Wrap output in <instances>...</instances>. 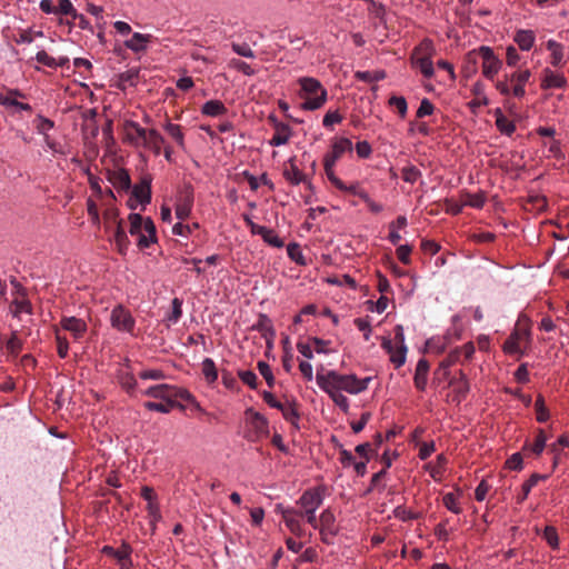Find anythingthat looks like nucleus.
I'll return each instance as SVG.
<instances>
[{
	"label": "nucleus",
	"instance_id": "1",
	"mask_svg": "<svg viewBox=\"0 0 569 569\" xmlns=\"http://www.w3.org/2000/svg\"><path fill=\"white\" fill-rule=\"evenodd\" d=\"M371 377L358 379L356 375H341L335 370L328 371L326 375L317 373L316 380L320 388L345 390L351 395H358L367 390Z\"/></svg>",
	"mask_w": 569,
	"mask_h": 569
},
{
	"label": "nucleus",
	"instance_id": "2",
	"mask_svg": "<svg viewBox=\"0 0 569 569\" xmlns=\"http://www.w3.org/2000/svg\"><path fill=\"white\" fill-rule=\"evenodd\" d=\"M298 82L300 84L299 96L305 99L301 106L303 110H317L326 103L328 93L319 80L302 77L299 78Z\"/></svg>",
	"mask_w": 569,
	"mask_h": 569
},
{
	"label": "nucleus",
	"instance_id": "3",
	"mask_svg": "<svg viewBox=\"0 0 569 569\" xmlns=\"http://www.w3.org/2000/svg\"><path fill=\"white\" fill-rule=\"evenodd\" d=\"M128 219L130 222L129 232L137 238L139 249H147L157 242L156 226L151 218H143L139 213H130Z\"/></svg>",
	"mask_w": 569,
	"mask_h": 569
},
{
	"label": "nucleus",
	"instance_id": "4",
	"mask_svg": "<svg viewBox=\"0 0 569 569\" xmlns=\"http://www.w3.org/2000/svg\"><path fill=\"white\" fill-rule=\"evenodd\" d=\"M436 49L431 40L423 39L413 50L410 57L411 66L418 69L422 76L430 79L435 74L432 58Z\"/></svg>",
	"mask_w": 569,
	"mask_h": 569
},
{
	"label": "nucleus",
	"instance_id": "5",
	"mask_svg": "<svg viewBox=\"0 0 569 569\" xmlns=\"http://www.w3.org/2000/svg\"><path fill=\"white\" fill-rule=\"evenodd\" d=\"M143 395L160 399L164 402H179V400L188 401L193 403L197 409L201 410L194 397L186 389L178 388L171 385H156L151 386L143 391Z\"/></svg>",
	"mask_w": 569,
	"mask_h": 569
},
{
	"label": "nucleus",
	"instance_id": "6",
	"mask_svg": "<svg viewBox=\"0 0 569 569\" xmlns=\"http://www.w3.org/2000/svg\"><path fill=\"white\" fill-rule=\"evenodd\" d=\"M478 58L482 60V74L487 79L493 80L502 66L501 60L495 54L493 50L487 46H481L477 50H471L467 53V61L472 63L473 67L477 66Z\"/></svg>",
	"mask_w": 569,
	"mask_h": 569
},
{
	"label": "nucleus",
	"instance_id": "7",
	"mask_svg": "<svg viewBox=\"0 0 569 569\" xmlns=\"http://www.w3.org/2000/svg\"><path fill=\"white\" fill-rule=\"evenodd\" d=\"M517 327L503 342L502 349L507 355L517 356V359H520L525 353L527 348L531 343L530 338V329L527 327H519L520 322H516Z\"/></svg>",
	"mask_w": 569,
	"mask_h": 569
},
{
	"label": "nucleus",
	"instance_id": "8",
	"mask_svg": "<svg viewBox=\"0 0 569 569\" xmlns=\"http://www.w3.org/2000/svg\"><path fill=\"white\" fill-rule=\"evenodd\" d=\"M11 302L10 311L13 317H20L22 315H33L31 302L28 299L27 290L16 279L11 278Z\"/></svg>",
	"mask_w": 569,
	"mask_h": 569
},
{
	"label": "nucleus",
	"instance_id": "9",
	"mask_svg": "<svg viewBox=\"0 0 569 569\" xmlns=\"http://www.w3.org/2000/svg\"><path fill=\"white\" fill-rule=\"evenodd\" d=\"M461 328L453 326L443 336H435L427 339L425 343V352L441 353L446 350L447 346L452 343L456 339H460Z\"/></svg>",
	"mask_w": 569,
	"mask_h": 569
},
{
	"label": "nucleus",
	"instance_id": "10",
	"mask_svg": "<svg viewBox=\"0 0 569 569\" xmlns=\"http://www.w3.org/2000/svg\"><path fill=\"white\" fill-rule=\"evenodd\" d=\"M322 502L323 496L321 488L318 487L306 490L297 500V505L301 507V510H298L299 516L303 517V513H311V511H317Z\"/></svg>",
	"mask_w": 569,
	"mask_h": 569
},
{
	"label": "nucleus",
	"instance_id": "11",
	"mask_svg": "<svg viewBox=\"0 0 569 569\" xmlns=\"http://www.w3.org/2000/svg\"><path fill=\"white\" fill-rule=\"evenodd\" d=\"M320 526V536L321 541L326 545H332L333 543V537L338 535V528L336 527V517L333 512L328 508L325 509L319 518Z\"/></svg>",
	"mask_w": 569,
	"mask_h": 569
},
{
	"label": "nucleus",
	"instance_id": "12",
	"mask_svg": "<svg viewBox=\"0 0 569 569\" xmlns=\"http://www.w3.org/2000/svg\"><path fill=\"white\" fill-rule=\"evenodd\" d=\"M147 129L142 128L138 122L127 120L123 123L124 142L134 147L141 148L148 136Z\"/></svg>",
	"mask_w": 569,
	"mask_h": 569
},
{
	"label": "nucleus",
	"instance_id": "13",
	"mask_svg": "<svg viewBox=\"0 0 569 569\" xmlns=\"http://www.w3.org/2000/svg\"><path fill=\"white\" fill-rule=\"evenodd\" d=\"M193 206V188L191 184H184L178 194L176 204V214L180 220L187 219Z\"/></svg>",
	"mask_w": 569,
	"mask_h": 569
},
{
	"label": "nucleus",
	"instance_id": "14",
	"mask_svg": "<svg viewBox=\"0 0 569 569\" xmlns=\"http://www.w3.org/2000/svg\"><path fill=\"white\" fill-rule=\"evenodd\" d=\"M276 512L282 516L286 526L293 535L302 536L303 530L301 522L299 520V518L301 517L299 516L298 510L289 507H283L281 503H278L276 506Z\"/></svg>",
	"mask_w": 569,
	"mask_h": 569
},
{
	"label": "nucleus",
	"instance_id": "15",
	"mask_svg": "<svg viewBox=\"0 0 569 569\" xmlns=\"http://www.w3.org/2000/svg\"><path fill=\"white\" fill-rule=\"evenodd\" d=\"M381 347L390 356V361L397 369L405 365L408 351L407 346L395 347L390 338L382 337Z\"/></svg>",
	"mask_w": 569,
	"mask_h": 569
},
{
	"label": "nucleus",
	"instance_id": "16",
	"mask_svg": "<svg viewBox=\"0 0 569 569\" xmlns=\"http://www.w3.org/2000/svg\"><path fill=\"white\" fill-rule=\"evenodd\" d=\"M352 151V142L348 138H338L335 139L331 146V151L326 153L323 161L329 162L330 164H336L338 159L341 158V156L345 152H351Z\"/></svg>",
	"mask_w": 569,
	"mask_h": 569
},
{
	"label": "nucleus",
	"instance_id": "17",
	"mask_svg": "<svg viewBox=\"0 0 569 569\" xmlns=\"http://www.w3.org/2000/svg\"><path fill=\"white\" fill-rule=\"evenodd\" d=\"M531 77L530 70L515 71L508 74L509 84H512V94L522 98L526 93L525 86Z\"/></svg>",
	"mask_w": 569,
	"mask_h": 569
},
{
	"label": "nucleus",
	"instance_id": "18",
	"mask_svg": "<svg viewBox=\"0 0 569 569\" xmlns=\"http://www.w3.org/2000/svg\"><path fill=\"white\" fill-rule=\"evenodd\" d=\"M108 180L118 191H129L131 189L130 174L123 168L109 170Z\"/></svg>",
	"mask_w": 569,
	"mask_h": 569
},
{
	"label": "nucleus",
	"instance_id": "19",
	"mask_svg": "<svg viewBox=\"0 0 569 569\" xmlns=\"http://www.w3.org/2000/svg\"><path fill=\"white\" fill-rule=\"evenodd\" d=\"M132 197L141 204H148L151 201V178L146 176L141 179L140 183L132 188Z\"/></svg>",
	"mask_w": 569,
	"mask_h": 569
},
{
	"label": "nucleus",
	"instance_id": "20",
	"mask_svg": "<svg viewBox=\"0 0 569 569\" xmlns=\"http://www.w3.org/2000/svg\"><path fill=\"white\" fill-rule=\"evenodd\" d=\"M567 86V79L561 73H556L552 70L546 68L543 70V78L541 81L542 89H563Z\"/></svg>",
	"mask_w": 569,
	"mask_h": 569
},
{
	"label": "nucleus",
	"instance_id": "21",
	"mask_svg": "<svg viewBox=\"0 0 569 569\" xmlns=\"http://www.w3.org/2000/svg\"><path fill=\"white\" fill-rule=\"evenodd\" d=\"M429 369H430L429 362L425 358L419 359V361L417 362L415 376H413L415 387L419 391H425L427 388Z\"/></svg>",
	"mask_w": 569,
	"mask_h": 569
},
{
	"label": "nucleus",
	"instance_id": "22",
	"mask_svg": "<svg viewBox=\"0 0 569 569\" xmlns=\"http://www.w3.org/2000/svg\"><path fill=\"white\" fill-rule=\"evenodd\" d=\"M246 413L250 417V425L254 429L257 437L267 436L269 433V423L266 417L253 411L252 408L247 409Z\"/></svg>",
	"mask_w": 569,
	"mask_h": 569
},
{
	"label": "nucleus",
	"instance_id": "23",
	"mask_svg": "<svg viewBox=\"0 0 569 569\" xmlns=\"http://www.w3.org/2000/svg\"><path fill=\"white\" fill-rule=\"evenodd\" d=\"M283 177L293 186L307 181V176L298 168L293 158L289 159L283 169Z\"/></svg>",
	"mask_w": 569,
	"mask_h": 569
},
{
	"label": "nucleus",
	"instance_id": "24",
	"mask_svg": "<svg viewBox=\"0 0 569 569\" xmlns=\"http://www.w3.org/2000/svg\"><path fill=\"white\" fill-rule=\"evenodd\" d=\"M116 230L113 234V241L117 248V251L124 256L129 249V238L123 229L122 220H116Z\"/></svg>",
	"mask_w": 569,
	"mask_h": 569
},
{
	"label": "nucleus",
	"instance_id": "25",
	"mask_svg": "<svg viewBox=\"0 0 569 569\" xmlns=\"http://www.w3.org/2000/svg\"><path fill=\"white\" fill-rule=\"evenodd\" d=\"M151 34L134 32L132 37L124 42V46L133 52H142L151 40Z\"/></svg>",
	"mask_w": 569,
	"mask_h": 569
},
{
	"label": "nucleus",
	"instance_id": "26",
	"mask_svg": "<svg viewBox=\"0 0 569 569\" xmlns=\"http://www.w3.org/2000/svg\"><path fill=\"white\" fill-rule=\"evenodd\" d=\"M163 143V137L156 129H150L141 148L151 150L156 156H159L161 153V146Z\"/></svg>",
	"mask_w": 569,
	"mask_h": 569
},
{
	"label": "nucleus",
	"instance_id": "27",
	"mask_svg": "<svg viewBox=\"0 0 569 569\" xmlns=\"http://www.w3.org/2000/svg\"><path fill=\"white\" fill-rule=\"evenodd\" d=\"M536 34L532 30L520 29L516 32L513 41L523 51H529L535 43Z\"/></svg>",
	"mask_w": 569,
	"mask_h": 569
},
{
	"label": "nucleus",
	"instance_id": "28",
	"mask_svg": "<svg viewBox=\"0 0 569 569\" xmlns=\"http://www.w3.org/2000/svg\"><path fill=\"white\" fill-rule=\"evenodd\" d=\"M36 60L39 63L53 69L58 67L63 68L68 66L70 61L68 57H59L58 59H54L53 57L49 56L44 50H41L36 54Z\"/></svg>",
	"mask_w": 569,
	"mask_h": 569
},
{
	"label": "nucleus",
	"instance_id": "29",
	"mask_svg": "<svg viewBox=\"0 0 569 569\" xmlns=\"http://www.w3.org/2000/svg\"><path fill=\"white\" fill-rule=\"evenodd\" d=\"M274 134L272 139L270 140L271 146H282L286 144L291 136V129L288 124L283 122L276 123L274 127Z\"/></svg>",
	"mask_w": 569,
	"mask_h": 569
},
{
	"label": "nucleus",
	"instance_id": "30",
	"mask_svg": "<svg viewBox=\"0 0 569 569\" xmlns=\"http://www.w3.org/2000/svg\"><path fill=\"white\" fill-rule=\"evenodd\" d=\"M459 373L460 377L458 380H450V385L455 387V399H457L458 402L466 398L470 389L469 382L465 373L462 371H460Z\"/></svg>",
	"mask_w": 569,
	"mask_h": 569
},
{
	"label": "nucleus",
	"instance_id": "31",
	"mask_svg": "<svg viewBox=\"0 0 569 569\" xmlns=\"http://www.w3.org/2000/svg\"><path fill=\"white\" fill-rule=\"evenodd\" d=\"M228 109L226 106L219 100H209L207 101L201 109V112L209 117H219L226 114Z\"/></svg>",
	"mask_w": 569,
	"mask_h": 569
},
{
	"label": "nucleus",
	"instance_id": "32",
	"mask_svg": "<svg viewBox=\"0 0 569 569\" xmlns=\"http://www.w3.org/2000/svg\"><path fill=\"white\" fill-rule=\"evenodd\" d=\"M459 355L460 353L458 349L451 351L448 357L440 362L439 368L435 372L436 377H442L443 379H447L449 375L448 370L453 363L458 361Z\"/></svg>",
	"mask_w": 569,
	"mask_h": 569
},
{
	"label": "nucleus",
	"instance_id": "33",
	"mask_svg": "<svg viewBox=\"0 0 569 569\" xmlns=\"http://www.w3.org/2000/svg\"><path fill=\"white\" fill-rule=\"evenodd\" d=\"M144 408L150 411H158L161 413H169L172 408H179L180 410H184V406L180 402H154L147 401L143 403Z\"/></svg>",
	"mask_w": 569,
	"mask_h": 569
},
{
	"label": "nucleus",
	"instance_id": "34",
	"mask_svg": "<svg viewBox=\"0 0 569 569\" xmlns=\"http://www.w3.org/2000/svg\"><path fill=\"white\" fill-rule=\"evenodd\" d=\"M496 126L501 133L507 136H511L516 131L515 123L505 117L500 109L496 110Z\"/></svg>",
	"mask_w": 569,
	"mask_h": 569
},
{
	"label": "nucleus",
	"instance_id": "35",
	"mask_svg": "<svg viewBox=\"0 0 569 569\" xmlns=\"http://www.w3.org/2000/svg\"><path fill=\"white\" fill-rule=\"evenodd\" d=\"M461 496V491L458 490V493L447 492L442 497L443 506L451 512L459 515L462 512V509L459 503V497Z\"/></svg>",
	"mask_w": 569,
	"mask_h": 569
},
{
	"label": "nucleus",
	"instance_id": "36",
	"mask_svg": "<svg viewBox=\"0 0 569 569\" xmlns=\"http://www.w3.org/2000/svg\"><path fill=\"white\" fill-rule=\"evenodd\" d=\"M547 49L551 51V60L550 63L553 67H560L563 59V47L555 40H549L547 42Z\"/></svg>",
	"mask_w": 569,
	"mask_h": 569
},
{
	"label": "nucleus",
	"instance_id": "37",
	"mask_svg": "<svg viewBox=\"0 0 569 569\" xmlns=\"http://www.w3.org/2000/svg\"><path fill=\"white\" fill-rule=\"evenodd\" d=\"M202 375L208 383H213L218 380V370L214 361L211 358H204L202 361Z\"/></svg>",
	"mask_w": 569,
	"mask_h": 569
},
{
	"label": "nucleus",
	"instance_id": "38",
	"mask_svg": "<svg viewBox=\"0 0 569 569\" xmlns=\"http://www.w3.org/2000/svg\"><path fill=\"white\" fill-rule=\"evenodd\" d=\"M323 391H326L331 400L335 402L337 407H339L343 412H347L349 409V399L341 393V391L337 389H328V388H321Z\"/></svg>",
	"mask_w": 569,
	"mask_h": 569
},
{
	"label": "nucleus",
	"instance_id": "39",
	"mask_svg": "<svg viewBox=\"0 0 569 569\" xmlns=\"http://www.w3.org/2000/svg\"><path fill=\"white\" fill-rule=\"evenodd\" d=\"M164 130L177 142V144L181 149H184V134L182 132L181 126L174 124V123H171V122H167L164 124Z\"/></svg>",
	"mask_w": 569,
	"mask_h": 569
},
{
	"label": "nucleus",
	"instance_id": "40",
	"mask_svg": "<svg viewBox=\"0 0 569 569\" xmlns=\"http://www.w3.org/2000/svg\"><path fill=\"white\" fill-rule=\"evenodd\" d=\"M62 329L69 331L74 340L83 337L87 331V322H61Z\"/></svg>",
	"mask_w": 569,
	"mask_h": 569
},
{
	"label": "nucleus",
	"instance_id": "41",
	"mask_svg": "<svg viewBox=\"0 0 569 569\" xmlns=\"http://www.w3.org/2000/svg\"><path fill=\"white\" fill-rule=\"evenodd\" d=\"M268 325L269 322H257V325L252 326V329L259 330L262 333L263 338L266 339L267 347L270 349L273 347L276 331Z\"/></svg>",
	"mask_w": 569,
	"mask_h": 569
},
{
	"label": "nucleus",
	"instance_id": "42",
	"mask_svg": "<svg viewBox=\"0 0 569 569\" xmlns=\"http://www.w3.org/2000/svg\"><path fill=\"white\" fill-rule=\"evenodd\" d=\"M24 94L19 90H9L6 93H0V104L3 107L17 108L18 98H23Z\"/></svg>",
	"mask_w": 569,
	"mask_h": 569
},
{
	"label": "nucleus",
	"instance_id": "43",
	"mask_svg": "<svg viewBox=\"0 0 569 569\" xmlns=\"http://www.w3.org/2000/svg\"><path fill=\"white\" fill-rule=\"evenodd\" d=\"M130 553H131L130 546L123 543L121 549H116V553H113L112 557L118 560L121 568L129 569V566L131 565Z\"/></svg>",
	"mask_w": 569,
	"mask_h": 569
},
{
	"label": "nucleus",
	"instance_id": "44",
	"mask_svg": "<svg viewBox=\"0 0 569 569\" xmlns=\"http://www.w3.org/2000/svg\"><path fill=\"white\" fill-rule=\"evenodd\" d=\"M283 416V418L290 422L291 425L298 427V421L300 419V415L296 408V403H282V409H279Z\"/></svg>",
	"mask_w": 569,
	"mask_h": 569
},
{
	"label": "nucleus",
	"instance_id": "45",
	"mask_svg": "<svg viewBox=\"0 0 569 569\" xmlns=\"http://www.w3.org/2000/svg\"><path fill=\"white\" fill-rule=\"evenodd\" d=\"M147 512L151 532L154 533L157 523L162 519L158 503H147Z\"/></svg>",
	"mask_w": 569,
	"mask_h": 569
},
{
	"label": "nucleus",
	"instance_id": "46",
	"mask_svg": "<svg viewBox=\"0 0 569 569\" xmlns=\"http://www.w3.org/2000/svg\"><path fill=\"white\" fill-rule=\"evenodd\" d=\"M119 381L123 389L127 390V392H132L136 389L137 380L134 376L124 370L119 371Z\"/></svg>",
	"mask_w": 569,
	"mask_h": 569
},
{
	"label": "nucleus",
	"instance_id": "47",
	"mask_svg": "<svg viewBox=\"0 0 569 569\" xmlns=\"http://www.w3.org/2000/svg\"><path fill=\"white\" fill-rule=\"evenodd\" d=\"M547 437L542 429L538 431V435L532 445L527 443L525 449L529 448L535 455L539 456L546 447Z\"/></svg>",
	"mask_w": 569,
	"mask_h": 569
},
{
	"label": "nucleus",
	"instance_id": "48",
	"mask_svg": "<svg viewBox=\"0 0 569 569\" xmlns=\"http://www.w3.org/2000/svg\"><path fill=\"white\" fill-rule=\"evenodd\" d=\"M535 410H536V416H537V421L538 422H546L548 419H549V410L548 408L546 407L545 405V399L543 397L540 395L538 396L536 402H535Z\"/></svg>",
	"mask_w": 569,
	"mask_h": 569
},
{
	"label": "nucleus",
	"instance_id": "49",
	"mask_svg": "<svg viewBox=\"0 0 569 569\" xmlns=\"http://www.w3.org/2000/svg\"><path fill=\"white\" fill-rule=\"evenodd\" d=\"M336 164H330L327 161H323L325 172L329 181L337 188V189H346V183L339 179L333 171Z\"/></svg>",
	"mask_w": 569,
	"mask_h": 569
},
{
	"label": "nucleus",
	"instance_id": "50",
	"mask_svg": "<svg viewBox=\"0 0 569 569\" xmlns=\"http://www.w3.org/2000/svg\"><path fill=\"white\" fill-rule=\"evenodd\" d=\"M59 6L56 8V14L70 16L72 19H77V10L70 0H58Z\"/></svg>",
	"mask_w": 569,
	"mask_h": 569
},
{
	"label": "nucleus",
	"instance_id": "51",
	"mask_svg": "<svg viewBox=\"0 0 569 569\" xmlns=\"http://www.w3.org/2000/svg\"><path fill=\"white\" fill-rule=\"evenodd\" d=\"M6 346L9 353L16 356L21 350L22 342L18 338L16 332H12L11 337L8 340L3 339V347Z\"/></svg>",
	"mask_w": 569,
	"mask_h": 569
},
{
	"label": "nucleus",
	"instance_id": "52",
	"mask_svg": "<svg viewBox=\"0 0 569 569\" xmlns=\"http://www.w3.org/2000/svg\"><path fill=\"white\" fill-rule=\"evenodd\" d=\"M420 176V170L415 166H407L401 170V178L409 183H415Z\"/></svg>",
	"mask_w": 569,
	"mask_h": 569
},
{
	"label": "nucleus",
	"instance_id": "53",
	"mask_svg": "<svg viewBox=\"0 0 569 569\" xmlns=\"http://www.w3.org/2000/svg\"><path fill=\"white\" fill-rule=\"evenodd\" d=\"M238 376L240 380L250 387L251 389H257L258 383V377L257 375L251 370H239Z\"/></svg>",
	"mask_w": 569,
	"mask_h": 569
},
{
	"label": "nucleus",
	"instance_id": "54",
	"mask_svg": "<svg viewBox=\"0 0 569 569\" xmlns=\"http://www.w3.org/2000/svg\"><path fill=\"white\" fill-rule=\"evenodd\" d=\"M545 477L539 473H533L530 478L523 482L522 485V496L520 497V501L525 500L530 493L531 489Z\"/></svg>",
	"mask_w": 569,
	"mask_h": 569
},
{
	"label": "nucleus",
	"instance_id": "55",
	"mask_svg": "<svg viewBox=\"0 0 569 569\" xmlns=\"http://www.w3.org/2000/svg\"><path fill=\"white\" fill-rule=\"evenodd\" d=\"M34 126L39 133L46 134L49 130H51L54 127V122L39 114L34 119Z\"/></svg>",
	"mask_w": 569,
	"mask_h": 569
},
{
	"label": "nucleus",
	"instance_id": "56",
	"mask_svg": "<svg viewBox=\"0 0 569 569\" xmlns=\"http://www.w3.org/2000/svg\"><path fill=\"white\" fill-rule=\"evenodd\" d=\"M258 370L260 375L264 378L267 385L272 388L274 385V376L271 371L270 366L264 361L258 362Z\"/></svg>",
	"mask_w": 569,
	"mask_h": 569
},
{
	"label": "nucleus",
	"instance_id": "57",
	"mask_svg": "<svg viewBox=\"0 0 569 569\" xmlns=\"http://www.w3.org/2000/svg\"><path fill=\"white\" fill-rule=\"evenodd\" d=\"M56 338L58 345V355L60 358H66L68 356V340L64 336L61 335L60 329H56Z\"/></svg>",
	"mask_w": 569,
	"mask_h": 569
},
{
	"label": "nucleus",
	"instance_id": "58",
	"mask_svg": "<svg viewBox=\"0 0 569 569\" xmlns=\"http://www.w3.org/2000/svg\"><path fill=\"white\" fill-rule=\"evenodd\" d=\"M262 239L270 246L274 248H282L284 246V242L281 238L278 237V234L272 230L268 228V233H263Z\"/></svg>",
	"mask_w": 569,
	"mask_h": 569
},
{
	"label": "nucleus",
	"instance_id": "59",
	"mask_svg": "<svg viewBox=\"0 0 569 569\" xmlns=\"http://www.w3.org/2000/svg\"><path fill=\"white\" fill-rule=\"evenodd\" d=\"M411 251H412V247L411 246H409V244H401V246H399L397 248L396 253H397L398 259L403 264H410V262H411V259H410Z\"/></svg>",
	"mask_w": 569,
	"mask_h": 569
},
{
	"label": "nucleus",
	"instance_id": "60",
	"mask_svg": "<svg viewBox=\"0 0 569 569\" xmlns=\"http://www.w3.org/2000/svg\"><path fill=\"white\" fill-rule=\"evenodd\" d=\"M465 204L469 206L471 208L480 209L485 204V197L482 193H476V194H467V198L465 200Z\"/></svg>",
	"mask_w": 569,
	"mask_h": 569
},
{
	"label": "nucleus",
	"instance_id": "61",
	"mask_svg": "<svg viewBox=\"0 0 569 569\" xmlns=\"http://www.w3.org/2000/svg\"><path fill=\"white\" fill-rule=\"evenodd\" d=\"M343 117L338 111H328L322 120V124L326 128H330L331 126L336 123H340L342 121Z\"/></svg>",
	"mask_w": 569,
	"mask_h": 569
},
{
	"label": "nucleus",
	"instance_id": "62",
	"mask_svg": "<svg viewBox=\"0 0 569 569\" xmlns=\"http://www.w3.org/2000/svg\"><path fill=\"white\" fill-rule=\"evenodd\" d=\"M506 467L511 470L520 471L523 467L521 453L516 452V453L511 455V457L506 461Z\"/></svg>",
	"mask_w": 569,
	"mask_h": 569
},
{
	"label": "nucleus",
	"instance_id": "63",
	"mask_svg": "<svg viewBox=\"0 0 569 569\" xmlns=\"http://www.w3.org/2000/svg\"><path fill=\"white\" fill-rule=\"evenodd\" d=\"M230 66L246 76H252L254 73V70L251 68V66L239 59H232L230 61Z\"/></svg>",
	"mask_w": 569,
	"mask_h": 569
},
{
	"label": "nucleus",
	"instance_id": "64",
	"mask_svg": "<svg viewBox=\"0 0 569 569\" xmlns=\"http://www.w3.org/2000/svg\"><path fill=\"white\" fill-rule=\"evenodd\" d=\"M543 538L551 548L555 549L558 547V533L553 527H546L543 531Z\"/></svg>",
	"mask_w": 569,
	"mask_h": 569
}]
</instances>
